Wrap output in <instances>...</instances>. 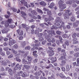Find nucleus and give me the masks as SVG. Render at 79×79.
<instances>
[{"label":"nucleus","mask_w":79,"mask_h":79,"mask_svg":"<svg viewBox=\"0 0 79 79\" xmlns=\"http://www.w3.org/2000/svg\"><path fill=\"white\" fill-rule=\"evenodd\" d=\"M46 42H47V41H46V40L42 42V45H45V44H46Z\"/></svg>","instance_id":"58"},{"label":"nucleus","mask_w":79,"mask_h":79,"mask_svg":"<svg viewBox=\"0 0 79 79\" xmlns=\"http://www.w3.org/2000/svg\"><path fill=\"white\" fill-rule=\"evenodd\" d=\"M16 64V63L15 62L13 63H11V67H14L15 66V65Z\"/></svg>","instance_id":"54"},{"label":"nucleus","mask_w":79,"mask_h":79,"mask_svg":"<svg viewBox=\"0 0 79 79\" xmlns=\"http://www.w3.org/2000/svg\"><path fill=\"white\" fill-rule=\"evenodd\" d=\"M66 3L67 4L71 5L72 4V1L70 0L66 2Z\"/></svg>","instance_id":"34"},{"label":"nucleus","mask_w":79,"mask_h":79,"mask_svg":"<svg viewBox=\"0 0 79 79\" xmlns=\"http://www.w3.org/2000/svg\"><path fill=\"white\" fill-rule=\"evenodd\" d=\"M56 75L57 76H59L62 79H65L66 78V77L64 76V75L61 73H57Z\"/></svg>","instance_id":"8"},{"label":"nucleus","mask_w":79,"mask_h":79,"mask_svg":"<svg viewBox=\"0 0 79 79\" xmlns=\"http://www.w3.org/2000/svg\"><path fill=\"white\" fill-rule=\"evenodd\" d=\"M55 21L56 23H54L55 26L58 27L60 26V23H61L62 20L60 19V18L57 17L55 20Z\"/></svg>","instance_id":"3"},{"label":"nucleus","mask_w":79,"mask_h":79,"mask_svg":"<svg viewBox=\"0 0 79 79\" xmlns=\"http://www.w3.org/2000/svg\"><path fill=\"white\" fill-rule=\"evenodd\" d=\"M55 6V4L53 2H52L50 4V5L49 6V8H52L53 7V6Z\"/></svg>","instance_id":"22"},{"label":"nucleus","mask_w":79,"mask_h":79,"mask_svg":"<svg viewBox=\"0 0 79 79\" xmlns=\"http://www.w3.org/2000/svg\"><path fill=\"white\" fill-rule=\"evenodd\" d=\"M40 5H41L42 6H44V7L45 6L47 5V4H46V3L44 1L41 2H40Z\"/></svg>","instance_id":"13"},{"label":"nucleus","mask_w":79,"mask_h":79,"mask_svg":"<svg viewBox=\"0 0 79 79\" xmlns=\"http://www.w3.org/2000/svg\"><path fill=\"white\" fill-rule=\"evenodd\" d=\"M65 44H66L67 46H68L69 45V42L68 40L66 41L65 42Z\"/></svg>","instance_id":"48"},{"label":"nucleus","mask_w":79,"mask_h":79,"mask_svg":"<svg viewBox=\"0 0 79 79\" xmlns=\"http://www.w3.org/2000/svg\"><path fill=\"white\" fill-rule=\"evenodd\" d=\"M64 22L63 21H62V22L61 25L59 27V29H61V28L63 26V25H64Z\"/></svg>","instance_id":"35"},{"label":"nucleus","mask_w":79,"mask_h":79,"mask_svg":"<svg viewBox=\"0 0 79 79\" xmlns=\"http://www.w3.org/2000/svg\"><path fill=\"white\" fill-rule=\"evenodd\" d=\"M15 25H11L10 27L11 29H13L14 27H15Z\"/></svg>","instance_id":"46"},{"label":"nucleus","mask_w":79,"mask_h":79,"mask_svg":"<svg viewBox=\"0 0 79 79\" xmlns=\"http://www.w3.org/2000/svg\"><path fill=\"white\" fill-rule=\"evenodd\" d=\"M51 67H53V66L52 65V64H50L48 65L45 68L46 69H49V68H50Z\"/></svg>","instance_id":"21"},{"label":"nucleus","mask_w":79,"mask_h":79,"mask_svg":"<svg viewBox=\"0 0 79 79\" xmlns=\"http://www.w3.org/2000/svg\"><path fill=\"white\" fill-rule=\"evenodd\" d=\"M18 45L16 44H15L13 46V48H18Z\"/></svg>","instance_id":"49"},{"label":"nucleus","mask_w":79,"mask_h":79,"mask_svg":"<svg viewBox=\"0 0 79 79\" xmlns=\"http://www.w3.org/2000/svg\"><path fill=\"white\" fill-rule=\"evenodd\" d=\"M22 62L24 64H31V62H28L27 60L24 58L22 59Z\"/></svg>","instance_id":"5"},{"label":"nucleus","mask_w":79,"mask_h":79,"mask_svg":"<svg viewBox=\"0 0 79 79\" xmlns=\"http://www.w3.org/2000/svg\"><path fill=\"white\" fill-rule=\"evenodd\" d=\"M12 57H13V55L11 54L9 56H8V58H12Z\"/></svg>","instance_id":"57"},{"label":"nucleus","mask_w":79,"mask_h":79,"mask_svg":"<svg viewBox=\"0 0 79 79\" xmlns=\"http://www.w3.org/2000/svg\"><path fill=\"white\" fill-rule=\"evenodd\" d=\"M70 21L72 22H74L75 21V17L74 16L71 17L70 18Z\"/></svg>","instance_id":"31"},{"label":"nucleus","mask_w":79,"mask_h":79,"mask_svg":"<svg viewBox=\"0 0 79 79\" xmlns=\"http://www.w3.org/2000/svg\"><path fill=\"white\" fill-rule=\"evenodd\" d=\"M11 10H13V11H15L16 12V11H17V9H16L15 8L13 7V8H11Z\"/></svg>","instance_id":"44"},{"label":"nucleus","mask_w":79,"mask_h":79,"mask_svg":"<svg viewBox=\"0 0 79 79\" xmlns=\"http://www.w3.org/2000/svg\"><path fill=\"white\" fill-rule=\"evenodd\" d=\"M21 76L22 77H25L26 76V73H24L22 74Z\"/></svg>","instance_id":"38"},{"label":"nucleus","mask_w":79,"mask_h":79,"mask_svg":"<svg viewBox=\"0 0 79 79\" xmlns=\"http://www.w3.org/2000/svg\"><path fill=\"white\" fill-rule=\"evenodd\" d=\"M19 53L17 54V56H19L21 55V53L23 54L25 53V52L24 51H22L21 50H19L18 51Z\"/></svg>","instance_id":"14"},{"label":"nucleus","mask_w":79,"mask_h":79,"mask_svg":"<svg viewBox=\"0 0 79 79\" xmlns=\"http://www.w3.org/2000/svg\"><path fill=\"white\" fill-rule=\"evenodd\" d=\"M1 55L4 56L5 55V52H1L0 53Z\"/></svg>","instance_id":"41"},{"label":"nucleus","mask_w":79,"mask_h":79,"mask_svg":"<svg viewBox=\"0 0 79 79\" xmlns=\"http://www.w3.org/2000/svg\"><path fill=\"white\" fill-rule=\"evenodd\" d=\"M36 11L38 13H41V14H43L44 13L42 10L39 9L38 8H37L36 9Z\"/></svg>","instance_id":"19"},{"label":"nucleus","mask_w":79,"mask_h":79,"mask_svg":"<svg viewBox=\"0 0 79 79\" xmlns=\"http://www.w3.org/2000/svg\"><path fill=\"white\" fill-rule=\"evenodd\" d=\"M73 55L75 57H79V52H77V53L74 54Z\"/></svg>","instance_id":"28"},{"label":"nucleus","mask_w":79,"mask_h":79,"mask_svg":"<svg viewBox=\"0 0 79 79\" xmlns=\"http://www.w3.org/2000/svg\"><path fill=\"white\" fill-rule=\"evenodd\" d=\"M0 63H1L3 66H6L7 63L5 60H1L0 61Z\"/></svg>","instance_id":"12"},{"label":"nucleus","mask_w":79,"mask_h":79,"mask_svg":"<svg viewBox=\"0 0 79 79\" xmlns=\"http://www.w3.org/2000/svg\"><path fill=\"white\" fill-rule=\"evenodd\" d=\"M23 66L26 69H29L30 68V66L29 65H24Z\"/></svg>","instance_id":"29"},{"label":"nucleus","mask_w":79,"mask_h":79,"mask_svg":"<svg viewBox=\"0 0 79 79\" xmlns=\"http://www.w3.org/2000/svg\"><path fill=\"white\" fill-rule=\"evenodd\" d=\"M1 24H5V26L6 27H8V26H9V24H10L9 23H8V22H6L4 21H3L2 22H1Z\"/></svg>","instance_id":"11"},{"label":"nucleus","mask_w":79,"mask_h":79,"mask_svg":"<svg viewBox=\"0 0 79 79\" xmlns=\"http://www.w3.org/2000/svg\"><path fill=\"white\" fill-rule=\"evenodd\" d=\"M70 12H71V10L69 9L65 10V13H64L63 14V16H64V19H69V16H71L73 14V12L70 13Z\"/></svg>","instance_id":"1"},{"label":"nucleus","mask_w":79,"mask_h":79,"mask_svg":"<svg viewBox=\"0 0 79 79\" xmlns=\"http://www.w3.org/2000/svg\"><path fill=\"white\" fill-rule=\"evenodd\" d=\"M21 13L22 15H21V16L23 18L25 19H26V17H27L26 14L23 11H21Z\"/></svg>","instance_id":"10"},{"label":"nucleus","mask_w":79,"mask_h":79,"mask_svg":"<svg viewBox=\"0 0 79 79\" xmlns=\"http://www.w3.org/2000/svg\"><path fill=\"white\" fill-rule=\"evenodd\" d=\"M77 63H76V62L73 63V67H74L76 65L77 66H79V58H77Z\"/></svg>","instance_id":"9"},{"label":"nucleus","mask_w":79,"mask_h":79,"mask_svg":"<svg viewBox=\"0 0 79 79\" xmlns=\"http://www.w3.org/2000/svg\"><path fill=\"white\" fill-rule=\"evenodd\" d=\"M30 48H31V47L29 46H27L25 48V50H30Z\"/></svg>","instance_id":"42"},{"label":"nucleus","mask_w":79,"mask_h":79,"mask_svg":"<svg viewBox=\"0 0 79 79\" xmlns=\"http://www.w3.org/2000/svg\"><path fill=\"white\" fill-rule=\"evenodd\" d=\"M66 56H61L60 57V60H63L64 59H66Z\"/></svg>","instance_id":"47"},{"label":"nucleus","mask_w":79,"mask_h":79,"mask_svg":"<svg viewBox=\"0 0 79 79\" xmlns=\"http://www.w3.org/2000/svg\"><path fill=\"white\" fill-rule=\"evenodd\" d=\"M15 44H16V41L14 40H9V45H10V47H11V46Z\"/></svg>","instance_id":"6"},{"label":"nucleus","mask_w":79,"mask_h":79,"mask_svg":"<svg viewBox=\"0 0 79 79\" xmlns=\"http://www.w3.org/2000/svg\"><path fill=\"white\" fill-rule=\"evenodd\" d=\"M9 74L10 76H12L13 74V70L11 69H10L9 70Z\"/></svg>","instance_id":"25"},{"label":"nucleus","mask_w":79,"mask_h":79,"mask_svg":"<svg viewBox=\"0 0 79 79\" xmlns=\"http://www.w3.org/2000/svg\"><path fill=\"white\" fill-rule=\"evenodd\" d=\"M51 60H52V62L53 63H54V62L56 61V57H52Z\"/></svg>","instance_id":"27"},{"label":"nucleus","mask_w":79,"mask_h":79,"mask_svg":"<svg viewBox=\"0 0 79 79\" xmlns=\"http://www.w3.org/2000/svg\"><path fill=\"white\" fill-rule=\"evenodd\" d=\"M61 69H62V71H63L64 72V71H66V69H65V68L64 67H61Z\"/></svg>","instance_id":"50"},{"label":"nucleus","mask_w":79,"mask_h":79,"mask_svg":"<svg viewBox=\"0 0 79 79\" xmlns=\"http://www.w3.org/2000/svg\"><path fill=\"white\" fill-rule=\"evenodd\" d=\"M10 69H11L10 68V67H7L6 68V71H8V72H9V71Z\"/></svg>","instance_id":"51"},{"label":"nucleus","mask_w":79,"mask_h":79,"mask_svg":"<svg viewBox=\"0 0 79 79\" xmlns=\"http://www.w3.org/2000/svg\"><path fill=\"white\" fill-rule=\"evenodd\" d=\"M24 5L25 6H26L27 8H28V6H27V2H25L24 3Z\"/></svg>","instance_id":"40"},{"label":"nucleus","mask_w":79,"mask_h":79,"mask_svg":"<svg viewBox=\"0 0 79 79\" xmlns=\"http://www.w3.org/2000/svg\"><path fill=\"white\" fill-rule=\"evenodd\" d=\"M10 16V15H5V17L6 18H8Z\"/></svg>","instance_id":"56"},{"label":"nucleus","mask_w":79,"mask_h":79,"mask_svg":"<svg viewBox=\"0 0 79 79\" xmlns=\"http://www.w3.org/2000/svg\"><path fill=\"white\" fill-rule=\"evenodd\" d=\"M54 51L53 50H48L47 52V53H49V56H52L54 55Z\"/></svg>","instance_id":"7"},{"label":"nucleus","mask_w":79,"mask_h":79,"mask_svg":"<svg viewBox=\"0 0 79 79\" xmlns=\"http://www.w3.org/2000/svg\"><path fill=\"white\" fill-rule=\"evenodd\" d=\"M66 71H69V69H69V65H66Z\"/></svg>","instance_id":"37"},{"label":"nucleus","mask_w":79,"mask_h":79,"mask_svg":"<svg viewBox=\"0 0 79 79\" xmlns=\"http://www.w3.org/2000/svg\"><path fill=\"white\" fill-rule=\"evenodd\" d=\"M21 45L23 47H24L26 45V42L23 41L21 43Z\"/></svg>","instance_id":"30"},{"label":"nucleus","mask_w":79,"mask_h":79,"mask_svg":"<svg viewBox=\"0 0 79 79\" xmlns=\"http://www.w3.org/2000/svg\"><path fill=\"white\" fill-rule=\"evenodd\" d=\"M35 34H39V32L38 30H35Z\"/></svg>","instance_id":"52"},{"label":"nucleus","mask_w":79,"mask_h":79,"mask_svg":"<svg viewBox=\"0 0 79 79\" xmlns=\"http://www.w3.org/2000/svg\"><path fill=\"white\" fill-rule=\"evenodd\" d=\"M24 32L22 30L21 31V32L20 33V35H23V34Z\"/></svg>","instance_id":"62"},{"label":"nucleus","mask_w":79,"mask_h":79,"mask_svg":"<svg viewBox=\"0 0 79 79\" xmlns=\"http://www.w3.org/2000/svg\"><path fill=\"white\" fill-rule=\"evenodd\" d=\"M66 60H63L61 61V63L60 64V66H63L65 64H66Z\"/></svg>","instance_id":"17"},{"label":"nucleus","mask_w":79,"mask_h":79,"mask_svg":"<svg viewBox=\"0 0 79 79\" xmlns=\"http://www.w3.org/2000/svg\"><path fill=\"white\" fill-rule=\"evenodd\" d=\"M6 63H7V64H10L11 63V62H10V61L9 60H6Z\"/></svg>","instance_id":"63"},{"label":"nucleus","mask_w":79,"mask_h":79,"mask_svg":"<svg viewBox=\"0 0 79 79\" xmlns=\"http://www.w3.org/2000/svg\"><path fill=\"white\" fill-rule=\"evenodd\" d=\"M63 3H64V1L61 0L58 2V4L59 5V7L60 9V11H63L66 8V4H63Z\"/></svg>","instance_id":"2"},{"label":"nucleus","mask_w":79,"mask_h":79,"mask_svg":"<svg viewBox=\"0 0 79 79\" xmlns=\"http://www.w3.org/2000/svg\"><path fill=\"white\" fill-rule=\"evenodd\" d=\"M2 32L3 34L6 33L8 32V30H6V29H4L2 31Z\"/></svg>","instance_id":"26"},{"label":"nucleus","mask_w":79,"mask_h":79,"mask_svg":"<svg viewBox=\"0 0 79 79\" xmlns=\"http://www.w3.org/2000/svg\"><path fill=\"white\" fill-rule=\"evenodd\" d=\"M76 33H74L73 34L72 37L73 38H75L76 37Z\"/></svg>","instance_id":"61"},{"label":"nucleus","mask_w":79,"mask_h":79,"mask_svg":"<svg viewBox=\"0 0 79 79\" xmlns=\"http://www.w3.org/2000/svg\"><path fill=\"white\" fill-rule=\"evenodd\" d=\"M19 64H17L15 65V66L14 68V70L15 71L17 70L18 69H19Z\"/></svg>","instance_id":"18"},{"label":"nucleus","mask_w":79,"mask_h":79,"mask_svg":"<svg viewBox=\"0 0 79 79\" xmlns=\"http://www.w3.org/2000/svg\"><path fill=\"white\" fill-rule=\"evenodd\" d=\"M56 33L58 35H61V33H62L60 31H56Z\"/></svg>","instance_id":"43"},{"label":"nucleus","mask_w":79,"mask_h":79,"mask_svg":"<svg viewBox=\"0 0 79 79\" xmlns=\"http://www.w3.org/2000/svg\"><path fill=\"white\" fill-rule=\"evenodd\" d=\"M62 37L63 38L65 39V38H67V37H68V35H66V34H64L63 35Z\"/></svg>","instance_id":"39"},{"label":"nucleus","mask_w":79,"mask_h":79,"mask_svg":"<svg viewBox=\"0 0 79 79\" xmlns=\"http://www.w3.org/2000/svg\"><path fill=\"white\" fill-rule=\"evenodd\" d=\"M41 45V43L40 42H39L38 43L35 44H33V48H34L35 49H36V50H38V49H39V48L37 47H39Z\"/></svg>","instance_id":"4"},{"label":"nucleus","mask_w":79,"mask_h":79,"mask_svg":"<svg viewBox=\"0 0 79 79\" xmlns=\"http://www.w3.org/2000/svg\"><path fill=\"white\" fill-rule=\"evenodd\" d=\"M31 12L33 15H37V12H36L35 10H31Z\"/></svg>","instance_id":"24"},{"label":"nucleus","mask_w":79,"mask_h":79,"mask_svg":"<svg viewBox=\"0 0 79 79\" xmlns=\"http://www.w3.org/2000/svg\"><path fill=\"white\" fill-rule=\"evenodd\" d=\"M78 24H79V21H78V23L77 22L74 23H73V26L74 27H77L78 26Z\"/></svg>","instance_id":"20"},{"label":"nucleus","mask_w":79,"mask_h":79,"mask_svg":"<svg viewBox=\"0 0 79 79\" xmlns=\"http://www.w3.org/2000/svg\"><path fill=\"white\" fill-rule=\"evenodd\" d=\"M11 51L12 52H13L16 55V56H17V54H18V52H17L16 51L13 49H11Z\"/></svg>","instance_id":"23"},{"label":"nucleus","mask_w":79,"mask_h":79,"mask_svg":"<svg viewBox=\"0 0 79 79\" xmlns=\"http://www.w3.org/2000/svg\"><path fill=\"white\" fill-rule=\"evenodd\" d=\"M4 50V51H7V50H9V48H3Z\"/></svg>","instance_id":"59"},{"label":"nucleus","mask_w":79,"mask_h":79,"mask_svg":"<svg viewBox=\"0 0 79 79\" xmlns=\"http://www.w3.org/2000/svg\"><path fill=\"white\" fill-rule=\"evenodd\" d=\"M6 23H8L9 24H10L13 22V20L12 19H8L6 21Z\"/></svg>","instance_id":"16"},{"label":"nucleus","mask_w":79,"mask_h":79,"mask_svg":"<svg viewBox=\"0 0 79 79\" xmlns=\"http://www.w3.org/2000/svg\"><path fill=\"white\" fill-rule=\"evenodd\" d=\"M54 19V18L53 17H52L49 16L48 18V21H52V20H53Z\"/></svg>","instance_id":"36"},{"label":"nucleus","mask_w":79,"mask_h":79,"mask_svg":"<svg viewBox=\"0 0 79 79\" xmlns=\"http://www.w3.org/2000/svg\"><path fill=\"white\" fill-rule=\"evenodd\" d=\"M23 71H21L17 72V74L19 76H21L23 74Z\"/></svg>","instance_id":"32"},{"label":"nucleus","mask_w":79,"mask_h":79,"mask_svg":"<svg viewBox=\"0 0 79 79\" xmlns=\"http://www.w3.org/2000/svg\"><path fill=\"white\" fill-rule=\"evenodd\" d=\"M22 26L23 28H25L26 27V25L25 24H22Z\"/></svg>","instance_id":"60"},{"label":"nucleus","mask_w":79,"mask_h":79,"mask_svg":"<svg viewBox=\"0 0 79 79\" xmlns=\"http://www.w3.org/2000/svg\"><path fill=\"white\" fill-rule=\"evenodd\" d=\"M19 56H17L16 57V60L17 61H19V62H21V59H19Z\"/></svg>","instance_id":"33"},{"label":"nucleus","mask_w":79,"mask_h":79,"mask_svg":"<svg viewBox=\"0 0 79 79\" xmlns=\"http://www.w3.org/2000/svg\"><path fill=\"white\" fill-rule=\"evenodd\" d=\"M32 60V57L29 56H27V60L29 62H30V64L31 63V61Z\"/></svg>","instance_id":"15"},{"label":"nucleus","mask_w":79,"mask_h":79,"mask_svg":"<svg viewBox=\"0 0 79 79\" xmlns=\"http://www.w3.org/2000/svg\"><path fill=\"white\" fill-rule=\"evenodd\" d=\"M39 40L40 42H41V41L44 40V38L42 37H41L39 38Z\"/></svg>","instance_id":"53"},{"label":"nucleus","mask_w":79,"mask_h":79,"mask_svg":"<svg viewBox=\"0 0 79 79\" xmlns=\"http://www.w3.org/2000/svg\"><path fill=\"white\" fill-rule=\"evenodd\" d=\"M75 52H77V51H79V48H77L74 49V50Z\"/></svg>","instance_id":"64"},{"label":"nucleus","mask_w":79,"mask_h":79,"mask_svg":"<svg viewBox=\"0 0 79 79\" xmlns=\"http://www.w3.org/2000/svg\"><path fill=\"white\" fill-rule=\"evenodd\" d=\"M47 14L48 15H52V12L50 10L47 12Z\"/></svg>","instance_id":"45"},{"label":"nucleus","mask_w":79,"mask_h":79,"mask_svg":"<svg viewBox=\"0 0 79 79\" xmlns=\"http://www.w3.org/2000/svg\"><path fill=\"white\" fill-rule=\"evenodd\" d=\"M43 10H44V11H49V10L45 7L43 8Z\"/></svg>","instance_id":"55"}]
</instances>
